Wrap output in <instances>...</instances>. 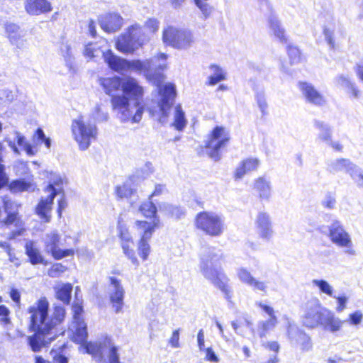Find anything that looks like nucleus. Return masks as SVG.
<instances>
[{
    "label": "nucleus",
    "instance_id": "obj_1",
    "mask_svg": "<svg viewBox=\"0 0 363 363\" xmlns=\"http://www.w3.org/2000/svg\"><path fill=\"white\" fill-rule=\"evenodd\" d=\"M84 55L89 58L102 55L108 67L121 74L132 72L143 74L150 81L156 84L158 95L155 105L149 108L150 114L158 122L166 124L168 122L172 111V105L176 96V89L172 83L160 84V80L154 79L157 70H162L167 67V55L160 53L145 60L126 59L115 55L107 49V41L101 39L97 43H91L86 45Z\"/></svg>",
    "mask_w": 363,
    "mask_h": 363
},
{
    "label": "nucleus",
    "instance_id": "obj_2",
    "mask_svg": "<svg viewBox=\"0 0 363 363\" xmlns=\"http://www.w3.org/2000/svg\"><path fill=\"white\" fill-rule=\"evenodd\" d=\"M49 303L46 298L38 300L28 308L30 314L28 329L34 333L27 336V343L34 352H40L47 344L57 336L56 327L65 317V310L62 306H55L49 315Z\"/></svg>",
    "mask_w": 363,
    "mask_h": 363
},
{
    "label": "nucleus",
    "instance_id": "obj_3",
    "mask_svg": "<svg viewBox=\"0 0 363 363\" xmlns=\"http://www.w3.org/2000/svg\"><path fill=\"white\" fill-rule=\"evenodd\" d=\"M121 90L123 94L114 95L111 100L118 119L121 123H139L145 111L142 103L143 88L136 79L128 77L122 79Z\"/></svg>",
    "mask_w": 363,
    "mask_h": 363
},
{
    "label": "nucleus",
    "instance_id": "obj_4",
    "mask_svg": "<svg viewBox=\"0 0 363 363\" xmlns=\"http://www.w3.org/2000/svg\"><path fill=\"white\" fill-rule=\"evenodd\" d=\"M221 255L215 249H205L201 253L200 269L203 276L230 299L232 291L228 285L229 279L218 264Z\"/></svg>",
    "mask_w": 363,
    "mask_h": 363
},
{
    "label": "nucleus",
    "instance_id": "obj_5",
    "mask_svg": "<svg viewBox=\"0 0 363 363\" xmlns=\"http://www.w3.org/2000/svg\"><path fill=\"white\" fill-rule=\"evenodd\" d=\"M325 235L333 245L342 249L347 255L355 256L357 255L352 236L340 220H332L328 225V232Z\"/></svg>",
    "mask_w": 363,
    "mask_h": 363
},
{
    "label": "nucleus",
    "instance_id": "obj_6",
    "mask_svg": "<svg viewBox=\"0 0 363 363\" xmlns=\"http://www.w3.org/2000/svg\"><path fill=\"white\" fill-rule=\"evenodd\" d=\"M147 41V36L142 27L135 24L118 38L116 47L122 53L132 54Z\"/></svg>",
    "mask_w": 363,
    "mask_h": 363
},
{
    "label": "nucleus",
    "instance_id": "obj_7",
    "mask_svg": "<svg viewBox=\"0 0 363 363\" xmlns=\"http://www.w3.org/2000/svg\"><path fill=\"white\" fill-rule=\"evenodd\" d=\"M195 225L208 235L219 237L225 229V218L214 211H203L196 215Z\"/></svg>",
    "mask_w": 363,
    "mask_h": 363
},
{
    "label": "nucleus",
    "instance_id": "obj_8",
    "mask_svg": "<svg viewBox=\"0 0 363 363\" xmlns=\"http://www.w3.org/2000/svg\"><path fill=\"white\" fill-rule=\"evenodd\" d=\"M72 133L80 150H87L91 142L96 138L97 128L94 124L85 121L82 117L73 120Z\"/></svg>",
    "mask_w": 363,
    "mask_h": 363
},
{
    "label": "nucleus",
    "instance_id": "obj_9",
    "mask_svg": "<svg viewBox=\"0 0 363 363\" xmlns=\"http://www.w3.org/2000/svg\"><path fill=\"white\" fill-rule=\"evenodd\" d=\"M68 236L62 239V235L57 230H52L45 234L43 242L44 250L56 260L65 257H72L74 255V250L72 248H63Z\"/></svg>",
    "mask_w": 363,
    "mask_h": 363
},
{
    "label": "nucleus",
    "instance_id": "obj_10",
    "mask_svg": "<svg viewBox=\"0 0 363 363\" xmlns=\"http://www.w3.org/2000/svg\"><path fill=\"white\" fill-rule=\"evenodd\" d=\"M133 228L140 237L137 244L138 255L143 261H146L151 252L150 242L155 229L158 228V220L155 223L136 220L134 223Z\"/></svg>",
    "mask_w": 363,
    "mask_h": 363
},
{
    "label": "nucleus",
    "instance_id": "obj_11",
    "mask_svg": "<svg viewBox=\"0 0 363 363\" xmlns=\"http://www.w3.org/2000/svg\"><path fill=\"white\" fill-rule=\"evenodd\" d=\"M162 39L165 44L179 50H186L194 43L190 30L174 26H168L163 30Z\"/></svg>",
    "mask_w": 363,
    "mask_h": 363
},
{
    "label": "nucleus",
    "instance_id": "obj_12",
    "mask_svg": "<svg viewBox=\"0 0 363 363\" xmlns=\"http://www.w3.org/2000/svg\"><path fill=\"white\" fill-rule=\"evenodd\" d=\"M86 339L84 342L79 343L82 345L86 353L99 357L100 359H102L104 355L107 354L109 363H121L117 352L118 348L113 345L111 338L106 337L99 342H86Z\"/></svg>",
    "mask_w": 363,
    "mask_h": 363
},
{
    "label": "nucleus",
    "instance_id": "obj_13",
    "mask_svg": "<svg viewBox=\"0 0 363 363\" xmlns=\"http://www.w3.org/2000/svg\"><path fill=\"white\" fill-rule=\"evenodd\" d=\"M230 139V135L228 130L223 126H216L206 142L208 156L215 161L220 160L219 150L228 145Z\"/></svg>",
    "mask_w": 363,
    "mask_h": 363
},
{
    "label": "nucleus",
    "instance_id": "obj_14",
    "mask_svg": "<svg viewBox=\"0 0 363 363\" xmlns=\"http://www.w3.org/2000/svg\"><path fill=\"white\" fill-rule=\"evenodd\" d=\"M108 279V296L112 308L116 313H123L125 292L121 281L114 277H110Z\"/></svg>",
    "mask_w": 363,
    "mask_h": 363
},
{
    "label": "nucleus",
    "instance_id": "obj_15",
    "mask_svg": "<svg viewBox=\"0 0 363 363\" xmlns=\"http://www.w3.org/2000/svg\"><path fill=\"white\" fill-rule=\"evenodd\" d=\"M324 309L318 299L308 301L306 305L305 314L303 317V325L310 328L320 325Z\"/></svg>",
    "mask_w": 363,
    "mask_h": 363
},
{
    "label": "nucleus",
    "instance_id": "obj_16",
    "mask_svg": "<svg viewBox=\"0 0 363 363\" xmlns=\"http://www.w3.org/2000/svg\"><path fill=\"white\" fill-rule=\"evenodd\" d=\"M72 311L73 321L69 329L73 333V340L76 342H82L88 335L86 325L81 317L83 308L81 305L76 303L72 306Z\"/></svg>",
    "mask_w": 363,
    "mask_h": 363
},
{
    "label": "nucleus",
    "instance_id": "obj_17",
    "mask_svg": "<svg viewBox=\"0 0 363 363\" xmlns=\"http://www.w3.org/2000/svg\"><path fill=\"white\" fill-rule=\"evenodd\" d=\"M323 35L329 47L335 49L346 37V31L341 23L332 20L324 26Z\"/></svg>",
    "mask_w": 363,
    "mask_h": 363
},
{
    "label": "nucleus",
    "instance_id": "obj_18",
    "mask_svg": "<svg viewBox=\"0 0 363 363\" xmlns=\"http://www.w3.org/2000/svg\"><path fill=\"white\" fill-rule=\"evenodd\" d=\"M44 192L46 196H42L37 204L35 211L36 215L45 223H50L52 218L53 200L55 196L54 190L50 187L45 189Z\"/></svg>",
    "mask_w": 363,
    "mask_h": 363
},
{
    "label": "nucleus",
    "instance_id": "obj_19",
    "mask_svg": "<svg viewBox=\"0 0 363 363\" xmlns=\"http://www.w3.org/2000/svg\"><path fill=\"white\" fill-rule=\"evenodd\" d=\"M236 275L242 284L250 287L254 291L260 292L263 295L267 294V282L255 278L246 268L237 269Z\"/></svg>",
    "mask_w": 363,
    "mask_h": 363
},
{
    "label": "nucleus",
    "instance_id": "obj_20",
    "mask_svg": "<svg viewBox=\"0 0 363 363\" xmlns=\"http://www.w3.org/2000/svg\"><path fill=\"white\" fill-rule=\"evenodd\" d=\"M256 232L259 238L270 241L274 235L272 223L269 215L266 212H259L255 220Z\"/></svg>",
    "mask_w": 363,
    "mask_h": 363
},
{
    "label": "nucleus",
    "instance_id": "obj_21",
    "mask_svg": "<svg viewBox=\"0 0 363 363\" xmlns=\"http://www.w3.org/2000/svg\"><path fill=\"white\" fill-rule=\"evenodd\" d=\"M298 87L307 103L318 106L325 104V96L312 84L306 82H299Z\"/></svg>",
    "mask_w": 363,
    "mask_h": 363
},
{
    "label": "nucleus",
    "instance_id": "obj_22",
    "mask_svg": "<svg viewBox=\"0 0 363 363\" xmlns=\"http://www.w3.org/2000/svg\"><path fill=\"white\" fill-rule=\"evenodd\" d=\"M260 164V160L256 157L245 158L238 164L234 172V177L236 179H242L245 175L257 172Z\"/></svg>",
    "mask_w": 363,
    "mask_h": 363
},
{
    "label": "nucleus",
    "instance_id": "obj_23",
    "mask_svg": "<svg viewBox=\"0 0 363 363\" xmlns=\"http://www.w3.org/2000/svg\"><path fill=\"white\" fill-rule=\"evenodd\" d=\"M101 28L107 33L118 30L123 24V18L116 13H109L99 17Z\"/></svg>",
    "mask_w": 363,
    "mask_h": 363
},
{
    "label": "nucleus",
    "instance_id": "obj_24",
    "mask_svg": "<svg viewBox=\"0 0 363 363\" xmlns=\"http://www.w3.org/2000/svg\"><path fill=\"white\" fill-rule=\"evenodd\" d=\"M10 310L5 306H0V325L5 330V335L9 340H13L18 337H23L24 333L19 330H16L15 333L10 332L13 328V324L10 318Z\"/></svg>",
    "mask_w": 363,
    "mask_h": 363
},
{
    "label": "nucleus",
    "instance_id": "obj_25",
    "mask_svg": "<svg viewBox=\"0 0 363 363\" xmlns=\"http://www.w3.org/2000/svg\"><path fill=\"white\" fill-rule=\"evenodd\" d=\"M288 335L294 344H300L303 351H308L312 347L311 338L301 332L295 325L289 324Z\"/></svg>",
    "mask_w": 363,
    "mask_h": 363
},
{
    "label": "nucleus",
    "instance_id": "obj_26",
    "mask_svg": "<svg viewBox=\"0 0 363 363\" xmlns=\"http://www.w3.org/2000/svg\"><path fill=\"white\" fill-rule=\"evenodd\" d=\"M343 323L344 321L336 317L333 311L324 309L320 325L325 330L335 333L341 330Z\"/></svg>",
    "mask_w": 363,
    "mask_h": 363
},
{
    "label": "nucleus",
    "instance_id": "obj_27",
    "mask_svg": "<svg viewBox=\"0 0 363 363\" xmlns=\"http://www.w3.org/2000/svg\"><path fill=\"white\" fill-rule=\"evenodd\" d=\"M253 190L259 199L269 200L272 195V184L270 179L266 176H261L255 179Z\"/></svg>",
    "mask_w": 363,
    "mask_h": 363
},
{
    "label": "nucleus",
    "instance_id": "obj_28",
    "mask_svg": "<svg viewBox=\"0 0 363 363\" xmlns=\"http://www.w3.org/2000/svg\"><path fill=\"white\" fill-rule=\"evenodd\" d=\"M25 9L30 15H40L52 11V6L46 0H26Z\"/></svg>",
    "mask_w": 363,
    "mask_h": 363
},
{
    "label": "nucleus",
    "instance_id": "obj_29",
    "mask_svg": "<svg viewBox=\"0 0 363 363\" xmlns=\"http://www.w3.org/2000/svg\"><path fill=\"white\" fill-rule=\"evenodd\" d=\"M26 255L33 265L47 264L41 251L33 240H28L25 245Z\"/></svg>",
    "mask_w": 363,
    "mask_h": 363
},
{
    "label": "nucleus",
    "instance_id": "obj_30",
    "mask_svg": "<svg viewBox=\"0 0 363 363\" xmlns=\"http://www.w3.org/2000/svg\"><path fill=\"white\" fill-rule=\"evenodd\" d=\"M357 164L349 159L341 158L333 160L328 164V169L332 173L345 172L350 177L355 169Z\"/></svg>",
    "mask_w": 363,
    "mask_h": 363
},
{
    "label": "nucleus",
    "instance_id": "obj_31",
    "mask_svg": "<svg viewBox=\"0 0 363 363\" xmlns=\"http://www.w3.org/2000/svg\"><path fill=\"white\" fill-rule=\"evenodd\" d=\"M9 187L10 191L13 193H21L23 191H34L35 185L31 177L27 180L21 179L12 181Z\"/></svg>",
    "mask_w": 363,
    "mask_h": 363
},
{
    "label": "nucleus",
    "instance_id": "obj_32",
    "mask_svg": "<svg viewBox=\"0 0 363 363\" xmlns=\"http://www.w3.org/2000/svg\"><path fill=\"white\" fill-rule=\"evenodd\" d=\"M172 115L173 122L171 123V125L179 131L183 130L186 126L187 120L185 112L180 104H177L174 107Z\"/></svg>",
    "mask_w": 363,
    "mask_h": 363
},
{
    "label": "nucleus",
    "instance_id": "obj_33",
    "mask_svg": "<svg viewBox=\"0 0 363 363\" xmlns=\"http://www.w3.org/2000/svg\"><path fill=\"white\" fill-rule=\"evenodd\" d=\"M159 209L164 215L169 217L180 219L185 214V211L180 206H174L168 203H162L159 204Z\"/></svg>",
    "mask_w": 363,
    "mask_h": 363
},
{
    "label": "nucleus",
    "instance_id": "obj_34",
    "mask_svg": "<svg viewBox=\"0 0 363 363\" xmlns=\"http://www.w3.org/2000/svg\"><path fill=\"white\" fill-rule=\"evenodd\" d=\"M100 84L104 88L106 94L110 95L122 86V79L118 77L101 78L100 79Z\"/></svg>",
    "mask_w": 363,
    "mask_h": 363
},
{
    "label": "nucleus",
    "instance_id": "obj_35",
    "mask_svg": "<svg viewBox=\"0 0 363 363\" xmlns=\"http://www.w3.org/2000/svg\"><path fill=\"white\" fill-rule=\"evenodd\" d=\"M138 210L145 218H153V220L151 223H155L156 220H158V225H160V219L157 213V208L150 199L143 202L139 206Z\"/></svg>",
    "mask_w": 363,
    "mask_h": 363
},
{
    "label": "nucleus",
    "instance_id": "obj_36",
    "mask_svg": "<svg viewBox=\"0 0 363 363\" xmlns=\"http://www.w3.org/2000/svg\"><path fill=\"white\" fill-rule=\"evenodd\" d=\"M135 190L131 186V183L129 181L125 182L122 185L118 186L116 188V194L119 199H131L135 193ZM136 201L130 199V203L131 207H134Z\"/></svg>",
    "mask_w": 363,
    "mask_h": 363
},
{
    "label": "nucleus",
    "instance_id": "obj_37",
    "mask_svg": "<svg viewBox=\"0 0 363 363\" xmlns=\"http://www.w3.org/2000/svg\"><path fill=\"white\" fill-rule=\"evenodd\" d=\"M231 325L238 335L245 337L247 331L250 330L252 332V335L254 337L255 335V331L253 329V324L247 318H245L242 320L233 321L231 323Z\"/></svg>",
    "mask_w": 363,
    "mask_h": 363
},
{
    "label": "nucleus",
    "instance_id": "obj_38",
    "mask_svg": "<svg viewBox=\"0 0 363 363\" xmlns=\"http://www.w3.org/2000/svg\"><path fill=\"white\" fill-rule=\"evenodd\" d=\"M269 28L274 35L282 43H286V35L284 28L281 26L279 20L274 17H270L269 20Z\"/></svg>",
    "mask_w": 363,
    "mask_h": 363
},
{
    "label": "nucleus",
    "instance_id": "obj_39",
    "mask_svg": "<svg viewBox=\"0 0 363 363\" xmlns=\"http://www.w3.org/2000/svg\"><path fill=\"white\" fill-rule=\"evenodd\" d=\"M315 128L318 130V138L321 142L327 144L332 139V130L330 125L322 121H315Z\"/></svg>",
    "mask_w": 363,
    "mask_h": 363
},
{
    "label": "nucleus",
    "instance_id": "obj_40",
    "mask_svg": "<svg viewBox=\"0 0 363 363\" xmlns=\"http://www.w3.org/2000/svg\"><path fill=\"white\" fill-rule=\"evenodd\" d=\"M209 70L211 72L208 77L207 84L213 86L225 79V72L219 66L216 65H211L209 67Z\"/></svg>",
    "mask_w": 363,
    "mask_h": 363
},
{
    "label": "nucleus",
    "instance_id": "obj_41",
    "mask_svg": "<svg viewBox=\"0 0 363 363\" xmlns=\"http://www.w3.org/2000/svg\"><path fill=\"white\" fill-rule=\"evenodd\" d=\"M277 323V318H269L267 320H262L257 324V333L259 337L262 338L266 336L269 330L274 328Z\"/></svg>",
    "mask_w": 363,
    "mask_h": 363
},
{
    "label": "nucleus",
    "instance_id": "obj_42",
    "mask_svg": "<svg viewBox=\"0 0 363 363\" xmlns=\"http://www.w3.org/2000/svg\"><path fill=\"white\" fill-rule=\"evenodd\" d=\"M57 298L63 303L68 304L71 299V293L72 291V285L71 284H62L56 288Z\"/></svg>",
    "mask_w": 363,
    "mask_h": 363
},
{
    "label": "nucleus",
    "instance_id": "obj_43",
    "mask_svg": "<svg viewBox=\"0 0 363 363\" xmlns=\"http://www.w3.org/2000/svg\"><path fill=\"white\" fill-rule=\"evenodd\" d=\"M133 241L132 242H121V245L123 250V254L127 257V258L131 262V263L138 267L140 264L139 260L138 259L135 251L131 247Z\"/></svg>",
    "mask_w": 363,
    "mask_h": 363
},
{
    "label": "nucleus",
    "instance_id": "obj_44",
    "mask_svg": "<svg viewBox=\"0 0 363 363\" xmlns=\"http://www.w3.org/2000/svg\"><path fill=\"white\" fill-rule=\"evenodd\" d=\"M14 134L16 135L17 145L22 147V149L26 152L27 155H35L36 151L34 150L33 147L29 143L26 141V138L18 131H15Z\"/></svg>",
    "mask_w": 363,
    "mask_h": 363
},
{
    "label": "nucleus",
    "instance_id": "obj_45",
    "mask_svg": "<svg viewBox=\"0 0 363 363\" xmlns=\"http://www.w3.org/2000/svg\"><path fill=\"white\" fill-rule=\"evenodd\" d=\"M49 184L45 189L51 188L55 191V196L62 190L61 185L62 184V179L59 174L51 172L48 177Z\"/></svg>",
    "mask_w": 363,
    "mask_h": 363
},
{
    "label": "nucleus",
    "instance_id": "obj_46",
    "mask_svg": "<svg viewBox=\"0 0 363 363\" xmlns=\"http://www.w3.org/2000/svg\"><path fill=\"white\" fill-rule=\"evenodd\" d=\"M313 286L318 287L322 293L333 297L334 295V290L333 286L325 280L323 279H313L312 281Z\"/></svg>",
    "mask_w": 363,
    "mask_h": 363
},
{
    "label": "nucleus",
    "instance_id": "obj_47",
    "mask_svg": "<svg viewBox=\"0 0 363 363\" xmlns=\"http://www.w3.org/2000/svg\"><path fill=\"white\" fill-rule=\"evenodd\" d=\"M255 100L262 113V116L264 117L267 116L269 114L268 103L264 93L263 91L257 92L255 95Z\"/></svg>",
    "mask_w": 363,
    "mask_h": 363
},
{
    "label": "nucleus",
    "instance_id": "obj_48",
    "mask_svg": "<svg viewBox=\"0 0 363 363\" xmlns=\"http://www.w3.org/2000/svg\"><path fill=\"white\" fill-rule=\"evenodd\" d=\"M19 27L13 23L7 24L6 26V31L13 44L18 45L20 35L18 34Z\"/></svg>",
    "mask_w": 363,
    "mask_h": 363
},
{
    "label": "nucleus",
    "instance_id": "obj_49",
    "mask_svg": "<svg viewBox=\"0 0 363 363\" xmlns=\"http://www.w3.org/2000/svg\"><path fill=\"white\" fill-rule=\"evenodd\" d=\"M287 52L291 65L297 64L301 61V52L296 47L289 45Z\"/></svg>",
    "mask_w": 363,
    "mask_h": 363
},
{
    "label": "nucleus",
    "instance_id": "obj_50",
    "mask_svg": "<svg viewBox=\"0 0 363 363\" xmlns=\"http://www.w3.org/2000/svg\"><path fill=\"white\" fill-rule=\"evenodd\" d=\"M118 231L121 242L133 241L128 229L124 225L119 223L118 226Z\"/></svg>",
    "mask_w": 363,
    "mask_h": 363
},
{
    "label": "nucleus",
    "instance_id": "obj_51",
    "mask_svg": "<svg viewBox=\"0 0 363 363\" xmlns=\"http://www.w3.org/2000/svg\"><path fill=\"white\" fill-rule=\"evenodd\" d=\"M67 270V267L61 263H56L53 264L48 270V274L49 277L55 278L60 277L63 272Z\"/></svg>",
    "mask_w": 363,
    "mask_h": 363
},
{
    "label": "nucleus",
    "instance_id": "obj_52",
    "mask_svg": "<svg viewBox=\"0 0 363 363\" xmlns=\"http://www.w3.org/2000/svg\"><path fill=\"white\" fill-rule=\"evenodd\" d=\"M352 181L359 188H363V172L357 165L350 176Z\"/></svg>",
    "mask_w": 363,
    "mask_h": 363
},
{
    "label": "nucleus",
    "instance_id": "obj_53",
    "mask_svg": "<svg viewBox=\"0 0 363 363\" xmlns=\"http://www.w3.org/2000/svg\"><path fill=\"white\" fill-rule=\"evenodd\" d=\"M53 363H68L69 357L62 351L52 350L50 351Z\"/></svg>",
    "mask_w": 363,
    "mask_h": 363
},
{
    "label": "nucleus",
    "instance_id": "obj_54",
    "mask_svg": "<svg viewBox=\"0 0 363 363\" xmlns=\"http://www.w3.org/2000/svg\"><path fill=\"white\" fill-rule=\"evenodd\" d=\"M363 313L360 311H356L355 312L350 313L348 315V318L344 322H348L350 325H358L362 322Z\"/></svg>",
    "mask_w": 363,
    "mask_h": 363
},
{
    "label": "nucleus",
    "instance_id": "obj_55",
    "mask_svg": "<svg viewBox=\"0 0 363 363\" xmlns=\"http://www.w3.org/2000/svg\"><path fill=\"white\" fill-rule=\"evenodd\" d=\"M333 298H335L337 303V305L335 308V310L337 313H342L347 308V304L349 300V298L345 295L342 296H335L333 295Z\"/></svg>",
    "mask_w": 363,
    "mask_h": 363
},
{
    "label": "nucleus",
    "instance_id": "obj_56",
    "mask_svg": "<svg viewBox=\"0 0 363 363\" xmlns=\"http://www.w3.org/2000/svg\"><path fill=\"white\" fill-rule=\"evenodd\" d=\"M321 204L323 207L328 209H334L336 205V199L335 196L331 193H328L322 200Z\"/></svg>",
    "mask_w": 363,
    "mask_h": 363
},
{
    "label": "nucleus",
    "instance_id": "obj_57",
    "mask_svg": "<svg viewBox=\"0 0 363 363\" xmlns=\"http://www.w3.org/2000/svg\"><path fill=\"white\" fill-rule=\"evenodd\" d=\"M34 140H36L38 142L43 143L47 148H50L51 145V141L50 138H47L43 132V130L40 128H38L35 134L34 135Z\"/></svg>",
    "mask_w": 363,
    "mask_h": 363
},
{
    "label": "nucleus",
    "instance_id": "obj_58",
    "mask_svg": "<svg viewBox=\"0 0 363 363\" xmlns=\"http://www.w3.org/2000/svg\"><path fill=\"white\" fill-rule=\"evenodd\" d=\"M355 72L359 79L363 83V51L359 53V59L355 66Z\"/></svg>",
    "mask_w": 363,
    "mask_h": 363
},
{
    "label": "nucleus",
    "instance_id": "obj_59",
    "mask_svg": "<svg viewBox=\"0 0 363 363\" xmlns=\"http://www.w3.org/2000/svg\"><path fill=\"white\" fill-rule=\"evenodd\" d=\"M336 82L338 85H340L345 90L347 89L350 86H352V83H354L347 76L343 74L337 77Z\"/></svg>",
    "mask_w": 363,
    "mask_h": 363
},
{
    "label": "nucleus",
    "instance_id": "obj_60",
    "mask_svg": "<svg viewBox=\"0 0 363 363\" xmlns=\"http://www.w3.org/2000/svg\"><path fill=\"white\" fill-rule=\"evenodd\" d=\"M179 329H177L172 332V336L169 340V344L173 348L180 347L179 343Z\"/></svg>",
    "mask_w": 363,
    "mask_h": 363
},
{
    "label": "nucleus",
    "instance_id": "obj_61",
    "mask_svg": "<svg viewBox=\"0 0 363 363\" xmlns=\"http://www.w3.org/2000/svg\"><path fill=\"white\" fill-rule=\"evenodd\" d=\"M256 305L259 306L269 316V318H277L274 308L270 306L266 305L262 302H257L256 303Z\"/></svg>",
    "mask_w": 363,
    "mask_h": 363
},
{
    "label": "nucleus",
    "instance_id": "obj_62",
    "mask_svg": "<svg viewBox=\"0 0 363 363\" xmlns=\"http://www.w3.org/2000/svg\"><path fill=\"white\" fill-rule=\"evenodd\" d=\"M197 7L199 8L202 13L204 15L205 18H207L210 16L212 12L213 8L210 6L208 4L205 2L199 3L198 1L195 4Z\"/></svg>",
    "mask_w": 363,
    "mask_h": 363
},
{
    "label": "nucleus",
    "instance_id": "obj_63",
    "mask_svg": "<svg viewBox=\"0 0 363 363\" xmlns=\"http://www.w3.org/2000/svg\"><path fill=\"white\" fill-rule=\"evenodd\" d=\"M167 192V188L164 184H156L154 191L149 196V199L152 197L159 196Z\"/></svg>",
    "mask_w": 363,
    "mask_h": 363
},
{
    "label": "nucleus",
    "instance_id": "obj_64",
    "mask_svg": "<svg viewBox=\"0 0 363 363\" xmlns=\"http://www.w3.org/2000/svg\"><path fill=\"white\" fill-rule=\"evenodd\" d=\"M206 351V359L213 362V363H218L219 362V358L216 354L214 351L211 347H208L205 350Z\"/></svg>",
    "mask_w": 363,
    "mask_h": 363
}]
</instances>
